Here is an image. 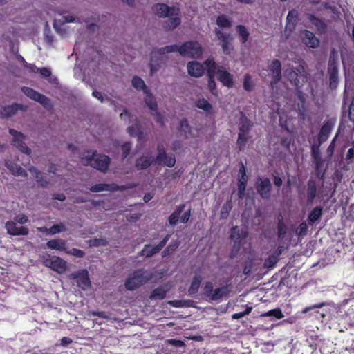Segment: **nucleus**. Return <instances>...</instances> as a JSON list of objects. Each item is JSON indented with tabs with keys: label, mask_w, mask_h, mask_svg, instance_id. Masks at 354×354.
<instances>
[{
	"label": "nucleus",
	"mask_w": 354,
	"mask_h": 354,
	"mask_svg": "<svg viewBox=\"0 0 354 354\" xmlns=\"http://www.w3.org/2000/svg\"><path fill=\"white\" fill-rule=\"evenodd\" d=\"M84 165H91L102 173H106L109 167L111 159L105 154H97L96 151L88 150L86 155L82 158Z\"/></svg>",
	"instance_id": "f257e3e1"
},
{
	"label": "nucleus",
	"mask_w": 354,
	"mask_h": 354,
	"mask_svg": "<svg viewBox=\"0 0 354 354\" xmlns=\"http://www.w3.org/2000/svg\"><path fill=\"white\" fill-rule=\"evenodd\" d=\"M153 275L144 268H139L130 273L124 282V286L128 290H135L141 286L149 281Z\"/></svg>",
	"instance_id": "f03ea898"
},
{
	"label": "nucleus",
	"mask_w": 354,
	"mask_h": 354,
	"mask_svg": "<svg viewBox=\"0 0 354 354\" xmlns=\"http://www.w3.org/2000/svg\"><path fill=\"white\" fill-rule=\"evenodd\" d=\"M179 54L191 59H199L203 55V48L196 41H187L179 46Z\"/></svg>",
	"instance_id": "7ed1b4c3"
},
{
	"label": "nucleus",
	"mask_w": 354,
	"mask_h": 354,
	"mask_svg": "<svg viewBox=\"0 0 354 354\" xmlns=\"http://www.w3.org/2000/svg\"><path fill=\"white\" fill-rule=\"evenodd\" d=\"M40 259L45 267L49 268L59 274L64 273L67 269L66 261L59 257L44 253L40 256Z\"/></svg>",
	"instance_id": "20e7f679"
},
{
	"label": "nucleus",
	"mask_w": 354,
	"mask_h": 354,
	"mask_svg": "<svg viewBox=\"0 0 354 354\" xmlns=\"http://www.w3.org/2000/svg\"><path fill=\"white\" fill-rule=\"evenodd\" d=\"M68 277L71 280H77V286L83 290H86L91 287V283L88 272L86 269L70 273Z\"/></svg>",
	"instance_id": "39448f33"
},
{
	"label": "nucleus",
	"mask_w": 354,
	"mask_h": 354,
	"mask_svg": "<svg viewBox=\"0 0 354 354\" xmlns=\"http://www.w3.org/2000/svg\"><path fill=\"white\" fill-rule=\"evenodd\" d=\"M328 74L329 76V88L336 90L339 84L338 62L335 57H330L328 64Z\"/></svg>",
	"instance_id": "423d86ee"
},
{
	"label": "nucleus",
	"mask_w": 354,
	"mask_h": 354,
	"mask_svg": "<svg viewBox=\"0 0 354 354\" xmlns=\"http://www.w3.org/2000/svg\"><path fill=\"white\" fill-rule=\"evenodd\" d=\"M154 15L160 18H165L170 15H180V9L175 6H169L163 3H155L152 6Z\"/></svg>",
	"instance_id": "0eeeda50"
},
{
	"label": "nucleus",
	"mask_w": 354,
	"mask_h": 354,
	"mask_svg": "<svg viewBox=\"0 0 354 354\" xmlns=\"http://www.w3.org/2000/svg\"><path fill=\"white\" fill-rule=\"evenodd\" d=\"M9 133L12 136V145L14 147L26 155L31 153V149L24 143L26 136L21 132L10 129Z\"/></svg>",
	"instance_id": "6e6552de"
},
{
	"label": "nucleus",
	"mask_w": 354,
	"mask_h": 354,
	"mask_svg": "<svg viewBox=\"0 0 354 354\" xmlns=\"http://www.w3.org/2000/svg\"><path fill=\"white\" fill-rule=\"evenodd\" d=\"M170 236V234H167L158 244L154 246L151 244L145 245L142 250L139 252V256L150 258L152 256L159 253L165 246L169 240Z\"/></svg>",
	"instance_id": "1a4fd4ad"
},
{
	"label": "nucleus",
	"mask_w": 354,
	"mask_h": 354,
	"mask_svg": "<svg viewBox=\"0 0 354 354\" xmlns=\"http://www.w3.org/2000/svg\"><path fill=\"white\" fill-rule=\"evenodd\" d=\"M158 154L155 158V164L163 165L168 167H172L176 164V158L174 154L168 155L166 153L163 145L157 146Z\"/></svg>",
	"instance_id": "9d476101"
},
{
	"label": "nucleus",
	"mask_w": 354,
	"mask_h": 354,
	"mask_svg": "<svg viewBox=\"0 0 354 354\" xmlns=\"http://www.w3.org/2000/svg\"><path fill=\"white\" fill-rule=\"evenodd\" d=\"M21 90L25 95L30 99L39 102L44 107L48 108L50 106V99L35 89L27 86H22Z\"/></svg>",
	"instance_id": "9b49d317"
},
{
	"label": "nucleus",
	"mask_w": 354,
	"mask_h": 354,
	"mask_svg": "<svg viewBox=\"0 0 354 354\" xmlns=\"http://www.w3.org/2000/svg\"><path fill=\"white\" fill-rule=\"evenodd\" d=\"M255 188L261 198L266 200L270 198L272 184L268 178L258 177L257 181L255 183Z\"/></svg>",
	"instance_id": "f8f14e48"
},
{
	"label": "nucleus",
	"mask_w": 354,
	"mask_h": 354,
	"mask_svg": "<svg viewBox=\"0 0 354 354\" xmlns=\"http://www.w3.org/2000/svg\"><path fill=\"white\" fill-rule=\"evenodd\" d=\"M131 187V186L130 185H118L115 183H98L92 185L89 189L92 192H100L102 191H109L114 192L117 191H124Z\"/></svg>",
	"instance_id": "ddd939ff"
},
{
	"label": "nucleus",
	"mask_w": 354,
	"mask_h": 354,
	"mask_svg": "<svg viewBox=\"0 0 354 354\" xmlns=\"http://www.w3.org/2000/svg\"><path fill=\"white\" fill-rule=\"evenodd\" d=\"M27 106L18 103H13L11 105L3 106L0 108V118H7L15 115L18 111H26Z\"/></svg>",
	"instance_id": "4468645a"
},
{
	"label": "nucleus",
	"mask_w": 354,
	"mask_h": 354,
	"mask_svg": "<svg viewBox=\"0 0 354 354\" xmlns=\"http://www.w3.org/2000/svg\"><path fill=\"white\" fill-rule=\"evenodd\" d=\"M7 233L11 236H26L29 234V229L25 226L18 227L15 221H8L5 223Z\"/></svg>",
	"instance_id": "2eb2a0df"
},
{
	"label": "nucleus",
	"mask_w": 354,
	"mask_h": 354,
	"mask_svg": "<svg viewBox=\"0 0 354 354\" xmlns=\"http://www.w3.org/2000/svg\"><path fill=\"white\" fill-rule=\"evenodd\" d=\"M217 80L222 84L223 86L227 88H232L234 86L233 75L228 72L224 67H219L217 71Z\"/></svg>",
	"instance_id": "dca6fc26"
},
{
	"label": "nucleus",
	"mask_w": 354,
	"mask_h": 354,
	"mask_svg": "<svg viewBox=\"0 0 354 354\" xmlns=\"http://www.w3.org/2000/svg\"><path fill=\"white\" fill-rule=\"evenodd\" d=\"M335 125V122L332 119L326 120L322 126L317 136V141L324 143L330 136V134Z\"/></svg>",
	"instance_id": "f3484780"
},
{
	"label": "nucleus",
	"mask_w": 354,
	"mask_h": 354,
	"mask_svg": "<svg viewBox=\"0 0 354 354\" xmlns=\"http://www.w3.org/2000/svg\"><path fill=\"white\" fill-rule=\"evenodd\" d=\"M215 34L218 39L221 42V47L223 52L225 55H230L231 53L232 48L230 40H232V37L230 34L223 32L221 30L216 29Z\"/></svg>",
	"instance_id": "a211bd4d"
},
{
	"label": "nucleus",
	"mask_w": 354,
	"mask_h": 354,
	"mask_svg": "<svg viewBox=\"0 0 354 354\" xmlns=\"http://www.w3.org/2000/svg\"><path fill=\"white\" fill-rule=\"evenodd\" d=\"M301 39L303 43L308 47L316 48L319 45V40L316 37L315 35L308 30L301 32Z\"/></svg>",
	"instance_id": "6ab92c4d"
},
{
	"label": "nucleus",
	"mask_w": 354,
	"mask_h": 354,
	"mask_svg": "<svg viewBox=\"0 0 354 354\" xmlns=\"http://www.w3.org/2000/svg\"><path fill=\"white\" fill-rule=\"evenodd\" d=\"M205 68L198 62L191 61L187 64V72L189 75L194 77H200L204 74Z\"/></svg>",
	"instance_id": "aec40b11"
},
{
	"label": "nucleus",
	"mask_w": 354,
	"mask_h": 354,
	"mask_svg": "<svg viewBox=\"0 0 354 354\" xmlns=\"http://www.w3.org/2000/svg\"><path fill=\"white\" fill-rule=\"evenodd\" d=\"M165 47H162L158 49H153L151 52V59H150V74L153 75L155 73H156L160 68V64L158 62H154V59L157 55H162L167 54Z\"/></svg>",
	"instance_id": "412c9836"
},
{
	"label": "nucleus",
	"mask_w": 354,
	"mask_h": 354,
	"mask_svg": "<svg viewBox=\"0 0 354 354\" xmlns=\"http://www.w3.org/2000/svg\"><path fill=\"white\" fill-rule=\"evenodd\" d=\"M270 70L272 72V84H277L281 78V64L278 59H274L270 66Z\"/></svg>",
	"instance_id": "4be33fe9"
},
{
	"label": "nucleus",
	"mask_w": 354,
	"mask_h": 354,
	"mask_svg": "<svg viewBox=\"0 0 354 354\" xmlns=\"http://www.w3.org/2000/svg\"><path fill=\"white\" fill-rule=\"evenodd\" d=\"M306 17L310 21V23L316 27L317 32L320 33H324L326 32L327 26L323 19L310 13L307 14Z\"/></svg>",
	"instance_id": "5701e85b"
},
{
	"label": "nucleus",
	"mask_w": 354,
	"mask_h": 354,
	"mask_svg": "<svg viewBox=\"0 0 354 354\" xmlns=\"http://www.w3.org/2000/svg\"><path fill=\"white\" fill-rule=\"evenodd\" d=\"M307 202L308 203H312L317 193V183L315 179L310 178L307 182Z\"/></svg>",
	"instance_id": "b1692460"
},
{
	"label": "nucleus",
	"mask_w": 354,
	"mask_h": 354,
	"mask_svg": "<svg viewBox=\"0 0 354 354\" xmlns=\"http://www.w3.org/2000/svg\"><path fill=\"white\" fill-rule=\"evenodd\" d=\"M153 163L155 164V159L152 156H142L136 160L135 166L139 170L149 168Z\"/></svg>",
	"instance_id": "393cba45"
},
{
	"label": "nucleus",
	"mask_w": 354,
	"mask_h": 354,
	"mask_svg": "<svg viewBox=\"0 0 354 354\" xmlns=\"http://www.w3.org/2000/svg\"><path fill=\"white\" fill-rule=\"evenodd\" d=\"M168 19L163 23V28L167 31H171L178 27L181 23L179 15H170Z\"/></svg>",
	"instance_id": "a878e982"
},
{
	"label": "nucleus",
	"mask_w": 354,
	"mask_h": 354,
	"mask_svg": "<svg viewBox=\"0 0 354 354\" xmlns=\"http://www.w3.org/2000/svg\"><path fill=\"white\" fill-rule=\"evenodd\" d=\"M298 21V12L295 9L290 10L286 17V28L294 30Z\"/></svg>",
	"instance_id": "bb28decb"
},
{
	"label": "nucleus",
	"mask_w": 354,
	"mask_h": 354,
	"mask_svg": "<svg viewBox=\"0 0 354 354\" xmlns=\"http://www.w3.org/2000/svg\"><path fill=\"white\" fill-rule=\"evenodd\" d=\"M28 171L35 176L37 183L41 187H46L49 183L48 180L42 175L35 167L31 166L28 168Z\"/></svg>",
	"instance_id": "cd10ccee"
},
{
	"label": "nucleus",
	"mask_w": 354,
	"mask_h": 354,
	"mask_svg": "<svg viewBox=\"0 0 354 354\" xmlns=\"http://www.w3.org/2000/svg\"><path fill=\"white\" fill-rule=\"evenodd\" d=\"M248 234V233L246 230L240 229L238 226H234L231 229L230 238L235 242L240 243L241 239L246 238Z\"/></svg>",
	"instance_id": "c85d7f7f"
},
{
	"label": "nucleus",
	"mask_w": 354,
	"mask_h": 354,
	"mask_svg": "<svg viewBox=\"0 0 354 354\" xmlns=\"http://www.w3.org/2000/svg\"><path fill=\"white\" fill-rule=\"evenodd\" d=\"M253 124L250 122V120L245 115V114L243 112H241L240 118V124L239 127V133L248 134Z\"/></svg>",
	"instance_id": "c756f323"
},
{
	"label": "nucleus",
	"mask_w": 354,
	"mask_h": 354,
	"mask_svg": "<svg viewBox=\"0 0 354 354\" xmlns=\"http://www.w3.org/2000/svg\"><path fill=\"white\" fill-rule=\"evenodd\" d=\"M6 166L15 176L26 177L28 176L26 170L16 163L12 162H6Z\"/></svg>",
	"instance_id": "7c9ffc66"
},
{
	"label": "nucleus",
	"mask_w": 354,
	"mask_h": 354,
	"mask_svg": "<svg viewBox=\"0 0 354 354\" xmlns=\"http://www.w3.org/2000/svg\"><path fill=\"white\" fill-rule=\"evenodd\" d=\"M46 248L51 250H55L59 251H65V247H66V241L57 239H50L48 241H47Z\"/></svg>",
	"instance_id": "2f4dec72"
},
{
	"label": "nucleus",
	"mask_w": 354,
	"mask_h": 354,
	"mask_svg": "<svg viewBox=\"0 0 354 354\" xmlns=\"http://www.w3.org/2000/svg\"><path fill=\"white\" fill-rule=\"evenodd\" d=\"M230 292V288L228 285L222 286L221 288H216L214 289L211 299L212 301H216L222 297L227 296L229 295Z\"/></svg>",
	"instance_id": "473e14b6"
},
{
	"label": "nucleus",
	"mask_w": 354,
	"mask_h": 354,
	"mask_svg": "<svg viewBox=\"0 0 354 354\" xmlns=\"http://www.w3.org/2000/svg\"><path fill=\"white\" fill-rule=\"evenodd\" d=\"M322 144V142H319V141H317V142H315L311 145V154L316 164L317 169L319 167V165L321 163L319 147Z\"/></svg>",
	"instance_id": "72a5a7b5"
},
{
	"label": "nucleus",
	"mask_w": 354,
	"mask_h": 354,
	"mask_svg": "<svg viewBox=\"0 0 354 354\" xmlns=\"http://www.w3.org/2000/svg\"><path fill=\"white\" fill-rule=\"evenodd\" d=\"M185 207V206L184 204L179 205L174 211V212L169 216L168 221L171 225L174 226L178 223L180 216L183 212Z\"/></svg>",
	"instance_id": "f704fd0d"
},
{
	"label": "nucleus",
	"mask_w": 354,
	"mask_h": 354,
	"mask_svg": "<svg viewBox=\"0 0 354 354\" xmlns=\"http://www.w3.org/2000/svg\"><path fill=\"white\" fill-rule=\"evenodd\" d=\"M205 69L207 71V76H215L216 70V64L212 57H209L203 64Z\"/></svg>",
	"instance_id": "c9c22d12"
},
{
	"label": "nucleus",
	"mask_w": 354,
	"mask_h": 354,
	"mask_svg": "<svg viewBox=\"0 0 354 354\" xmlns=\"http://www.w3.org/2000/svg\"><path fill=\"white\" fill-rule=\"evenodd\" d=\"M167 290L162 286L157 287L152 290L149 295L151 300H162L165 298Z\"/></svg>",
	"instance_id": "e433bc0d"
},
{
	"label": "nucleus",
	"mask_w": 354,
	"mask_h": 354,
	"mask_svg": "<svg viewBox=\"0 0 354 354\" xmlns=\"http://www.w3.org/2000/svg\"><path fill=\"white\" fill-rule=\"evenodd\" d=\"M144 93L145 94L144 100L146 105L151 111H156L158 109V104L153 94L151 93L149 90H147V92H144Z\"/></svg>",
	"instance_id": "4c0bfd02"
},
{
	"label": "nucleus",
	"mask_w": 354,
	"mask_h": 354,
	"mask_svg": "<svg viewBox=\"0 0 354 354\" xmlns=\"http://www.w3.org/2000/svg\"><path fill=\"white\" fill-rule=\"evenodd\" d=\"M286 75L287 79L292 85H294L297 88H299L300 80L299 79L298 72L291 68L286 71Z\"/></svg>",
	"instance_id": "58836bf2"
},
{
	"label": "nucleus",
	"mask_w": 354,
	"mask_h": 354,
	"mask_svg": "<svg viewBox=\"0 0 354 354\" xmlns=\"http://www.w3.org/2000/svg\"><path fill=\"white\" fill-rule=\"evenodd\" d=\"M323 212V207L322 206H317L312 209L308 214V221L310 223L313 224L317 222L322 216Z\"/></svg>",
	"instance_id": "ea45409f"
},
{
	"label": "nucleus",
	"mask_w": 354,
	"mask_h": 354,
	"mask_svg": "<svg viewBox=\"0 0 354 354\" xmlns=\"http://www.w3.org/2000/svg\"><path fill=\"white\" fill-rule=\"evenodd\" d=\"M132 86L138 91L142 90L144 92H147L149 88L147 87L144 80L139 76H133L131 80Z\"/></svg>",
	"instance_id": "a19ab883"
},
{
	"label": "nucleus",
	"mask_w": 354,
	"mask_h": 354,
	"mask_svg": "<svg viewBox=\"0 0 354 354\" xmlns=\"http://www.w3.org/2000/svg\"><path fill=\"white\" fill-rule=\"evenodd\" d=\"M202 278L201 276H194L190 287L189 288L188 292L189 295H195L198 292L201 283Z\"/></svg>",
	"instance_id": "79ce46f5"
},
{
	"label": "nucleus",
	"mask_w": 354,
	"mask_h": 354,
	"mask_svg": "<svg viewBox=\"0 0 354 354\" xmlns=\"http://www.w3.org/2000/svg\"><path fill=\"white\" fill-rule=\"evenodd\" d=\"M180 243L178 241L175 240L172 241L166 248L162 252V257H165L167 256H169L172 254L176 249L178 248Z\"/></svg>",
	"instance_id": "37998d69"
},
{
	"label": "nucleus",
	"mask_w": 354,
	"mask_h": 354,
	"mask_svg": "<svg viewBox=\"0 0 354 354\" xmlns=\"http://www.w3.org/2000/svg\"><path fill=\"white\" fill-rule=\"evenodd\" d=\"M236 31L239 35L240 41L242 44H245L249 38V32L243 25H237L236 27Z\"/></svg>",
	"instance_id": "c03bdc74"
},
{
	"label": "nucleus",
	"mask_w": 354,
	"mask_h": 354,
	"mask_svg": "<svg viewBox=\"0 0 354 354\" xmlns=\"http://www.w3.org/2000/svg\"><path fill=\"white\" fill-rule=\"evenodd\" d=\"M216 24L220 28H230L232 21L226 15H220L216 18Z\"/></svg>",
	"instance_id": "a18cd8bd"
},
{
	"label": "nucleus",
	"mask_w": 354,
	"mask_h": 354,
	"mask_svg": "<svg viewBox=\"0 0 354 354\" xmlns=\"http://www.w3.org/2000/svg\"><path fill=\"white\" fill-rule=\"evenodd\" d=\"M196 106L207 112H211V111L212 110V106L211 105V104L203 97L198 99L196 102Z\"/></svg>",
	"instance_id": "49530a36"
},
{
	"label": "nucleus",
	"mask_w": 354,
	"mask_h": 354,
	"mask_svg": "<svg viewBox=\"0 0 354 354\" xmlns=\"http://www.w3.org/2000/svg\"><path fill=\"white\" fill-rule=\"evenodd\" d=\"M287 234V227L283 219H279L277 224V236L280 241H282Z\"/></svg>",
	"instance_id": "de8ad7c7"
},
{
	"label": "nucleus",
	"mask_w": 354,
	"mask_h": 354,
	"mask_svg": "<svg viewBox=\"0 0 354 354\" xmlns=\"http://www.w3.org/2000/svg\"><path fill=\"white\" fill-rule=\"evenodd\" d=\"M232 209V203L231 200L227 201L224 203L221 207L220 212V217L222 219H225L228 217L230 212Z\"/></svg>",
	"instance_id": "09e8293b"
},
{
	"label": "nucleus",
	"mask_w": 354,
	"mask_h": 354,
	"mask_svg": "<svg viewBox=\"0 0 354 354\" xmlns=\"http://www.w3.org/2000/svg\"><path fill=\"white\" fill-rule=\"evenodd\" d=\"M178 130L184 132L185 138H188V136L191 133V127L186 118H183L180 121Z\"/></svg>",
	"instance_id": "8fccbe9b"
},
{
	"label": "nucleus",
	"mask_w": 354,
	"mask_h": 354,
	"mask_svg": "<svg viewBox=\"0 0 354 354\" xmlns=\"http://www.w3.org/2000/svg\"><path fill=\"white\" fill-rule=\"evenodd\" d=\"M263 317H274L275 318L280 319L284 317L282 310L279 308L272 309L266 312L261 315Z\"/></svg>",
	"instance_id": "3c124183"
},
{
	"label": "nucleus",
	"mask_w": 354,
	"mask_h": 354,
	"mask_svg": "<svg viewBox=\"0 0 354 354\" xmlns=\"http://www.w3.org/2000/svg\"><path fill=\"white\" fill-rule=\"evenodd\" d=\"M278 261V259L270 254L268 258L265 259L263 263V268L268 270H271L275 266Z\"/></svg>",
	"instance_id": "603ef678"
},
{
	"label": "nucleus",
	"mask_w": 354,
	"mask_h": 354,
	"mask_svg": "<svg viewBox=\"0 0 354 354\" xmlns=\"http://www.w3.org/2000/svg\"><path fill=\"white\" fill-rule=\"evenodd\" d=\"M247 135L248 134H244L243 133H239L238 134L236 144L240 151H242L245 147L248 142Z\"/></svg>",
	"instance_id": "864d4df0"
},
{
	"label": "nucleus",
	"mask_w": 354,
	"mask_h": 354,
	"mask_svg": "<svg viewBox=\"0 0 354 354\" xmlns=\"http://www.w3.org/2000/svg\"><path fill=\"white\" fill-rule=\"evenodd\" d=\"M207 86L212 95H217L216 84L214 80V76H207Z\"/></svg>",
	"instance_id": "5fc2aeb1"
},
{
	"label": "nucleus",
	"mask_w": 354,
	"mask_h": 354,
	"mask_svg": "<svg viewBox=\"0 0 354 354\" xmlns=\"http://www.w3.org/2000/svg\"><path fill=\"white\" fill-rule=\"evenodd\" d=\"M131 148L132 145L131 142H125L121 145L122 160L127 158L131 151Z\"/></svg>",
	"instance_id": "6e6d98bb"
},
{
	"label": "nucleus",
	"mask_w": 354,
	"mask_h": 354,
	"mask_svg": "<svg viewBox=\"0 0 354 354\" xmlns=\"http://www.w3.org/2000/svg\"><path fill=\"white\" fill-rule=\"evenodd\" d=\"M66 230V227L64 224H54L49 228V233L50 234H55L59 232H64Z\"/></svg>",
	"instance_id": "4d7b16f0"
},
{
	"label": "nucleus",
	"mask_w": 354,
	"mask_h": 354,
	"mask_svg": "<svg viewBox=\"0 0 354 354\" xmlns=\"http://www.w3.org/2000/svg\"><path fill=\"white\" fill-rule=\"evenodd\" d=\"M254 85L252 84V77L250 75L246 74L244 76L243 88L246 91H251L253 89Z\"/></svg>",
	"instance_id": "13d9d810"
},
{
	"label": "nucleus",
	"mask_w": 354,
	"mask_h": 354,
	"mask_svg": "<svg viewBox=\"0 0 354 354\" xmlns=\"http://www.w3.org/2000/svg\"><path fill=\"white\" fill-rule=\"evenodd\" d=\"M213 284L210 281H207L203 288L204 295L211 299L212 295L214 292Z\"/></svg>",
	"instance_id": "bf43d9fd"
},
{
	"label": "nucleus",
	"mask_w": 354,
	"mask_h": 354,
	"mask_svg": "<svg viewBox=\"0 0 354 354\" xmlns=\"http://www.w3.org/2000/svg\"><path fill=\"white\" fill-rule=\"evenodd\" d=\"M65 252L68 254L75 256L78 258H83L85 256V252L77 248H72L70 250H65Z\"/></svg>",
	"instance_id": "052dcab7"
},
{
	"label": "nucleus",
	"mask_w": 354,
	"mask_h": 354,
	"mask_svg": "<svg viewBox=\"0 0 354 354\" xmlns=\"http://www.w3.org/2000/svg\"><path fill=\"white\" fill-rule=\"evenodd\" d=\"M308 232V226L306 222H302L300 223L299 227H297L296 230V233L299 236H305L307 234Z\"/></svg>",
	"instance_id": "680f3d73"
},
{
	"label": "nucleus",
	"mask_w": 354,
	"mask_h": 354,
	"mask_svg": "<svg viewBox=\"0 0 354 354\" xmlns=\"http://www.w3.org/2000/svg\"><path fill=\"white\" fill-rule=\"evenodd\" d=\"M252 309V307H248V306L244 311L240 312V313H234L232 315V318L233 319H239L240 318H242L244 316H245L247 315H249L251 313Z\"/></svg>",
	"instance_id": "e2e57ef3"
},
{
	"label": "nucleus",
	"mask_w": 354,
	"mask_h": 354,
	"mask_svg": "<svg viewBox=\"0 0 354 354\" xmlns=\"http://www.w3.org/2000/svg\"><path fill=\"white\" fill-rule=\"evenodd\" d=\"M326 306V303L325 302H320V303H317L314 305H312V306H307L306 308H304L301 313L303 314H306L307 313H308L310 310H313V309H315V308H323L324 306Z\"/></svg>",
	"instance_id": "0e129e2a"
},
{
	"label": "nucleus",
	"mask_w": 354,
	"mask_h": 354,
	"mask_svg": "<svg viewBox=\"0 0 354 354\" xmlns=\"http://www.w3.org/2000/svg\"><path fill=\"white\" fill-rule=\"evenodd\" d=\"M247 181H248V179L239 180L238 192H239V197H241V196L244 194V192L245 191Z\"/></svg>",
	"instance_id": "69168bd1"
},
{
	"label": "nucleus",
	"mask_w": 354,
	"mask_h": 354,
	"mask_svg": "<svg viewBox=\"0 0 354 354\" xmlns=\"http://www.w3.org/2000/svg\"><path fill=\"white\" fill-rule=\"evenodd\" d=\"M127 132L131 136H137L140 133V130L137 125H131L128 127Z\"/></svg>",
	"instance_id": "338daca9"
},
{
	"label": "nucleus",
	"mask_w": 354,
	"mask_h": 354,
	"mask_svg": "<svg viewBox=\"0 0 354 354\" xmlns=\"http://www.w3.org/2000/svg\"><path fill=\"white\" fill-rule=\"evenodd\" d=\"M15 223L24 225L28 221V216L24 214H17L14 217Z\"/></svg>",
	"instance_id": "774afa93"
}]
</instances>
